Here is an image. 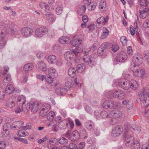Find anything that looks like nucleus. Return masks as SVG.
<instances>
[{
  "instance_id": "nucleus-11",
  "label": "nucleus",
  "mask_w": 149,
  "mask_h": 149,
  "mask_svg": "<svg viewBox=\"0 0 149 149\" xmlns=\"http://www.w3.org/2000/svg\"><path fill=\"white\" fill-rule=\"evenodd\" d=\"M127 58L126 53L124 52H121L117 54L116 59L117 61L123 63L125 61Z\"/></svg>"
},
{
  "instance_id": "nucleus-64",
  "label": "nucleus",
  "mask_w": 149,
  "mask_h": 149,
  "mask_svg": "<svg viewBox=\"0 0 149 149\" xmlns=\"http://www.w3.org/2000/svg\"><path fill=\"white\" fill-rule=\"evenodd\" d=\"M6 146V144L4 141H0V148L4 149Z\"/></svg>"
},
{
  "instance_id": "nucleus-15",
  "label": "nucleus",
  "mask_w": 149,
  "mask_h": 149,
  "mask_svg": "<svg viewBox=\"0 0 149 149\" xmlns=\"http://www.w3.org/2000/svg\"><path fill=\"white\" fill-rule=\"evenodd\" d=\"M108 19L109 17L108 16H106L105 18L103 17H101L97 20L96 26H97V24L100 25L102 26H104L105 23L107 22Z\"/></svg>"
},
{
  "instance_id": "nucleus-17",
  "label": "nucleus",
  "mask_w": 149,
  "mask_h": 149,
  "mask_svg": "<svg viewBox=\"0 0 149 149\" xmlns=\"http://www.w3.org/2000/svg\"><path fill=\"white\" fill-rule=\"evenodd\" d=\"M58 75V73L56 70L53 67L49 68L47 70V76L53 77V78L56 77Z\"/></svg>"
},
{
  "instance_id": "nucleus-4",
  "label": "nucleus",
  "mask_w": 149,
  "mask_h": 149,
  "mask_svg": "<svg viewBox=\"0 0 149 149\" xmlns=\"http://www.w3.org/2000/svg\"><path fill=\"white\" fill-rule=\"evenodd\" d=\"M146 6H143L141 4H139L137 6L139 9V13L140 17L142 19H144L149 15V9L148 8L145 7Z\"/></svg>"
},
{
  "instance_id": "nucleus-16",
  "label": "nucleus",
  "mask_w": 149,
  "mask_h": 149,
  "mask_svg": "<svg viewBox=\"0 0 149 149\" xmlns=\"http://www.w3.org/2000/svg\"><path fill=\"white\" fill-rule=\"evenodd\" d=\"M122 115L121 112L119 110L112 111L109 113V117L111 118H117L120 117Z\"/></svg>"
},
{
  "instance_id": "nucleus-13",
  "label": "nucleus",
  "mask_w": 149,
  "mask_h": 149,
  "mask_svg": "<svg viewBox=\"0 0 149 149\" xmlns=\"http://www.w3.org/2000/svg\"><path fill=\"white\" fill-rule=\"evenodd\" d=\"M113 96L115 98L122 99L125 97V93L121 90H116L113 93Z\"/></svg>"
},
{
  "instance_id": "nucleus-19",
  "label": "nucleus",
  "mask_w": 149,
  "mask_h": 149,
  "mask_svg": "<svg viewBox=\"0 0 149 149\" xmlns=\"http://www.w3.org/2000/svg\"><path fill=\"white\" fill-rule=\"evenodd\" d=\"M36 66L37 68L39 70L43 72L46 71L47 69L46 64L41 61L39 62L37 64Z\"/></svg>"
},
{
  "instance_id": "nucleus-59",
  "label": "nucleus",
  "mask_w": 149,
  "mask_h": 149,
  "mask_svg": "<svg viewBox=\"0 0 149 149\" xmlns=\"http://www.w3.org/2000/svg\"><path fill=\"white\" fill-rule=\"evenodd\" d=\"M141 77L142 78L146 77L148 75V74L145 72V70L143 69L141 70Z\"/></svg>"
},
{
  "instance_id": "nucleus-6",
  "label": "nucleus",
  "mask_w": 149,
  "mask_h": 149,
  "mask_svg": "<svg viewBox=\"0 0 149 149\" xmlns=\"http://www.w3.org/2000/svg\"><path fill=\"white\" fill-rule=\"evenodd\" d=\"M48 32V29L45 26H42L37 28L35 31V36L40 38L46 34Z\"/></svg>"
},
{
  "instance_id": "nucleus-22",
  "label": "nucleus",
  "mask_w": 149,
  "mask_h": 149,
  "mask_svg": "<svg viewBox=\"0 0 149 149\" xmlns=\"http://www.w3.org/2000/svg\"><path fill=\"white\" fill-rule=\"evenodd\" d=\"M2 74L4 75L3 80V84L5 85H7L9 83L11 80V76L9 74H6L4 72L2 73Z\"/></svg>"
},
{
  "instance_id": "nucleus-58",
  "label": "nucleus",
  "mask_w": 149,
  "mask_h": 149,
  "mask_svg": "<svg viewBox=\"0 0 149 149\" xmlns=\"http://www.w3.org/2000/svg\"><path fill=\"white\" fill-rule=\"evenodd\" d=\"M49 111L47 110V109H45L44 108H42L41 107V109L40 112V114L42 116H45L47 113Z\"/></svg>"
},
{
  "instance_id": "nucleus-54",
  "label": "nucleus",
  "mask_w": 149,
  "mask_h": 149,
  "mask_svg": "<svg viewBox=\"0 0 149 149\" xmlns=\"http://www.w3.org/2000/svg\"><path fill=\"white\" fill-rule=\"evenodd\" d=\"M139 4H141L143 6H147L148 4L147 0H138Z\"/></svg>"
},
{
  "instance_id": "nucleus-41",
  "label": "nucleus",
  "mask_w": 149,
  "mask_h": 149,
  "mask_svg": "<svg viewBox=\"0 0 149 149\" xmlns=\"http://www.w3.org/2000/svg\"><path fill=\"white\" fill-rule=\"evenodd\" d=\"M129 146L132 149H139L140 144L139 142L138 141H134L133 143Z\"/></svg>"
},
{
  "instance_id": "nucleus-53",
  "label": "nucleus",
  "mask_w": 149,
  "mask_h": 149,
  "mask_svg": "<svg viewBox=\"0 0 149 149\" xmlns=\"http://www.w3.org/2000/svg\"><path fill=\"white\" fill-rule=\"evenodd\" d=\"M100 116L103 118L109 117V113L105 111H102L100 113Z\"/></svg>"
},
{
  "instance_id": "nucleus-1",
  "label": "nucleus",
  "mask_w": 149,
  "mask_h": 149,
  "mask_svg": "<svg viewBox=\"0 0 149 149\" xmlns=\"http://www.w3.org/2000/svg\"><path fill=\"white\" fill-rule=\"evenodd\" d=\"M136 100L138 103H142L145 107H147L149 105V93L144 89L142 90L139 93Z\"/></svg>"
},
{
  "instance_id": "nucleus-8",
  "label": "nucleus",
  "mask_w": 149,
  "mask_h": 149,
  "mask_svg": "<svg viewBox=\"0 0 149 149\" xmlns=\"http://www.w3.org/2000/svg\"><path fill=\"white\" fill-rule=\"evenodd\" d=\"M118 85L125 90H128L130 87V81L125 79H122L118 81Z\"/></svg>"
},
{
  "instance_id": "nucleus-21",
  "label": "nucleus",
  "mask_w": 149,
  "mask_h": 149,
  "mask_svg": "<svg viewBox=\"0 0 149 149\" xmlns=\"http://www.w3.org/2000/svg\"><path fill=\"white\" fill-rule=\"evenodd\" d=\"M24 122L21 121H18L13 123L11 126L13 130H17L23 127Z\"/></svg>"
},
{
  "instance_id": "nucleus-33",
  "label": "nucleus",
  "mask_w": 149,
  "mask_h": 149,
  "mask_svg": "<svg viewBox=\"0 0 149 149\" xmlns=\"http://www.w3.org/2000/svg\"><path fill=\"white\" fill-rule=\"evenodd\" d=\"M56 57L54 55L49 56L47 58L48 62L51 64H54L56 62Z\"/></svg>"
},
{
  "instance_id": "nucleus-39",
  "label": "nucleus",
  "mask_w": 149,
  "mask_h": 149,
  "mask_svg": "<svg viewBox=\"0 0 149 149\" xmlns=\"http://www.w3.org/2000/svg\"><path fill=\"white\" fill-rule=\"evenodd\" d=\"M73 82L72 79V78L67 77L65 80V85L68 88H70L71 87Z\"/></svg>"
},
{
  "instance_id": "nucleus-20",
  "label": "nucleus",
  "mask_w": 149,
  "mask_h": 149,
  "mask_svg": "<svg viewBox=\"0 0 149 149\" xmlns=\"http://www.w3.org/2000/svg\"><path fill=\"white\" fill-rule=\"evenodd\" d=\"M45 18L49 23H52L55 21V17L50 12L47 13L45 15Z\"/></svg>"
},
{
  "instance_id": "nucleus-2",
  "label": "nucleus",
  "mask_w": 149,
  "mask_h": 149,
  "mask_svg": "<svg viewBox=\"0 0 149 149\" xmlns=\"http://www.w3.org/2000/svg\"><path fill=\"white\" fill-rule=\"evenodd\" d=\"M90 51L89 48H85L83 49V53L85 56H84L83 60L84 62L87 63L90 67H92L95 63L94 58L92 56H86L88 54Z\"/></svg>"
},
{
  "instance_id": "nucleus-31",
  "label": "nucleus",
  "mask_w": 149,
  "mask_h": 149,
  "mask_svg": "<svg viewBox=\"0 0 149 149\" xmlns=\"http://www.w3.org/2000/svg\"><path fill=\"white\" fill-rule=\"evenodd\" d=\"M141 129L140 127L135 125H132L131 131L132 133L134 132L135 133L138 134L140 132Z\"/></svg>"
},
{
  "instance_id": "nucleus-14",
  "label": "nucleus",
  "mask_w": 149,
  "mask_h": 149,
  "mask_svg": "<svg viewBox=\"0 0 149 149\" xmlns=\"http://www.w3.org/2000/svg\"><path fill=\"white\" fill-rule=\"evenodd\" d=\"M107 47V44L104 43L102 44L100 47H99L97 50V53L98 56H102L105 52L106 49Z\"/></svg>"
},
{
  "instance_id": "nucleus-52",
  "label": "nucleus",
  "mask_w": 149,
  "mask_h": 149,
  "mask_svg": "<svg viewBox=\"0 0 149 149\" xmlns=\"http://www.w3.org/2000/svg\"><path fill=\"white\" fill-rule=\"evenodd\" d=\"M57 141V139L55 138H51L49 140L47 143L49 145V144L52 145L55 144Z\"/></svg>"
},
{
  "instance_id": "nucleus-12",
  "label": "nucleus",
  "mask_w": 149,
  "mask_h": 149,
  "mask_svg": "<svg viewBox=\"0 0 149 149\" xmlns=\"http://www.w3.org/2000/svg\"><path fill=\"white\" fill-rule=\"evenodd\" d=\"M102 106L104 109H112L114 107V102L113 101L110 100H105L103 103Z\"/></svg>"
},
{
  "instance_id": "nucleus-3",
  "label": "nucleus",
  "mask_w": 149,
  "mask_h": 149,
  "mask_svg": "<svg viewBox=\"0 0 149 149\" xmlns=\"http://www.w3.org/2000/svg\"><path fill=\"white\" fill-rule=\"evenodd\" d=\"M7 33L4 26L0 25V49H2L5 45L4 38L6 36Z\"/></svg>"
},
{
  "instance_id": "nucleus-51",
  "label": "nucleus",
  "mask_w": 149,
  "mask_h": 149,
  "mask_svg": "<svg viewBox=\"0 0 149 149\" xmlns=\"http://www.w3.org/2000/svg\"><path fill=\"white\" fill-rule=\"evenodd\" d=\"M63 6L61 5H59L56 9V13L57 15L61 14L62 12Z\"/></svg>"
},
{
  "instance_id": "nucleus-57",
  "label": "nucleus",
  "mask_w": 149,
  "mask_h": 149,
  "mask_svg": "<svg viewBox=\"0 0 149 149\" xmlns=\"http://www.w3.org/2000/svg\"><path fill=\"white\" fill-rule=\"evenodd\" d=\"M22 106L19 105V107H17L15 109V111L16 114H18L23 111Z\"/></svg>"
},
{
  "instance_id": "nucleus-18",
  "label": "nucleus",
  "mask_w": 149,
  "mask_h": 149,
  "mask_svg": "<svg viewBox=\"0 0 149 149\" xmlns=\"http://www.w3.org/2000/svg\"><path fill=\"white\" fill-rule=\"evenodd\" d=\"M122 103L126 107L129 109L132 108L133 106V102L131 100L125 99L122 101Z\"/></svg>"
},
{
  "instance_id": "nucleus-38",
  "label": "nucleus",
  "mask_w": 149,
  "mask_h": 149,
  "mask_svg": "<svg viewBox=\"0 0 149 149\" xmlns=\"http://www.w3.org/2000/svg\"><path fill=\"white\" fill-rule=\"evenodd\" d=\"M40 7L42 9L45 10H49L50 9L48 4L44 2H42L39 4Z\"/></svg>"
},
{
  "instance_id": "nucleus-32",
  "label": "nucleus",
  "mask_w": 149,
  "mask_h": 149,
  "mask_svg": "<svg viewBox=\"0 0 149 149\" xmlns=\"http://www.w3.org/2000/svg\"><path fill=\"white\" fill-rule=\"evenodd\" d=\"M130 81V86L133 90L136 89L138 87L137 82L134 80H132Z\"/></svg>"
},
{
  "instance_id": "nucleus-55",
  "label": "nucleus",
  "mask_w": 149,
  "mask_h": 149,
  "mask_svg": "<svg viewBox=\"0 0 149 149\" xmlns=\"http://www.w3.org/2000/svg\"><path fill=\"white\" fill-rule=\"evenodd\" d=\"M120 40L123 45H126L127 40L125 36H122L120 38Z\"/></svg>"
},
{
  "instance_id": "nucleus-27",
  "label": "nucleus",
  "mask_w": 149,
  "mask_h": 149,
  "mask_svg": "<svg viewBox=\"0 0 149 149\" xmlns=\"http://www.w3.org/2000/svg\"><path fill=\"white\" fill-rule=\"evenodd\" d=\"M25 101L26 98L23 95H20L17 98V104L19 105L22 106L23 105L25 104Z\"/></svg>"
},
{
  "instance_id": "nucleus-61",
  "label": "nucleus",
  "mask_w": 149,
  "mask_h": 149,
  "mask_svg": "<svg viewBox=\"0 0 149 149\" xmlns=\"http://www.w3.org/2000/svg\"><path fill=\"white\" fill-rule=\"evenodd\" d=\"M119 49L118 46L117 44H113L112 45L111 49L112 51L114 52H116Z\"/></svg>"
},
{
  "instance_id": "nucleus-24",
  "label": "nucleus",
  "mask_w": 149,
  "mask_h": 149,
  "mask_svg": "<svg viewBox=\"0 0 149 149\" xmlns=\"http://www.w3.org/2000/svg\"><path fill=\"white\" fill-rule=\"evenodd\" d=\"M59 41L61 44H67L70 43V39L68 37L62 36L59 38Z\"/></svg>"
},
{
  "instance_id": "nucleus-26",
  "label": "nucleus",
  "mask_w": 149,
  "mask_h": 149,
  "mask_svg": "<svg viewBox=\"0 0 149 149\" xmlns=\"http://www.w3.org/2000/svg\"><path fill=\"white\" fill-rule=\"evenodd\" d=\"M55 92L58 95H63L67 92V90L65 88H59L55 90Z\"/></svg>"
},
{
  "instance_id": "nucleus-42",
  "label": "nucleus",
  "mask_w": 149,
  "mask_h": 149,
  "mask_svg": "<svg viewBox=\"0 0 149 149\" xmlns=\"http://www.w3.org/2000/svg\"><path fill=\"white\" fill-rule=\"evenodd\" d=\"M85 125L88 130H90L93 127L94 123L92 121L88 120L86 122Z\"/></svg>"
},
{
  "instance_id": "nucleus-44",
  "label": "nucleus",
  "mask_w": 149,
  "mask_h": 149,
  "mask_svg": "<svg viewBox=\"0 0 149 149\" xmlns=\"http://www.w3.org/2000/svg\"><path fill=\"white\" fill-rule=\"evenodd\" d=\"M58 126L60 129H64L67 127V124L65 121H62L58 123Z\"/></svg>"
},
{
  "instance_id": "nucleus-25",
  "label": "nucleus",
  "mask_w": 149,
  "mask_h": 149,
  "mask_svg": "<svg viewBox=\"0 0 149 149\" xmlns=\"http://www.w3.org/2000/svg\"><path fill=\"white\" fill-rule=\"evenodd\" d=\"M142 60V58H141L140 56H135L133 58L132 61L134 63L138 65L141 63Z\"/></svg>"
},
{
  "instance_id": "nucleus-62",
  "label": "nucleus",
  "mask_w": 149,
  "mask_h": 149,
  "mask_svg": "<svg viewBox=\"0 0 149 149\" xmlns=\"http://www.w3.org/2000/svg\"><path fill=\"white\" fill-rule=\"evenodd\" d=\"M138 65H136L134 63H133L131 64L130 69L132 71L136 70H137L138 69Z\"/></svg>"
},
{
  "instance_id": "nucleus-28",
  "label": "nucleus",
  "mask_w": 149,
  "mask_h": 149,
  "mask_svg": "<svg viewBox=\"0 0 149 149\" xmlns=\"http://www.w3.org/2000/svg\"><path fill=\"white\" fill-rule=\"evenodd\" d=\"M82 41L81 40L78 39H74L70 42L72 45L74 47H77L80 45Z\"/></svg>"
},
{
  "instance_id": "nucleus-46",
  "label": "nucleus",
  "mask_w": 149,
  "mask_h": 149,
  "mask_svg": "<svg viewBox=\"0 0 149 149\" xmlns=\"http://www.w3.org/2000/svg\"><path fill=\"white\" fill-rule=\"evenodd\" d=\"M99 7L101 10H106L107 7L106 2L104 1H101L99 3Z\"/></svg>"
},
{
  "instance_id": "nucleus-60",
  "label": "nucleus",
  "mask_w": 149,
  "mask_h": 149,
  "mask_svg": "<svg viewBox=\"0 0 149 149\" xmlns=\"http://www.w3.org/2000/svg\"><path fill=\"white\" fill-rule=\"evenodd\" d=\"M81 134H82L81 136L82 138L85 139L87 137V133L85 129H83L81 130Z\"/></svg>"
},
{
  "instance_id": "nucleus-45",
  "label": "nucleus",
  "mask_w": 149,
  "mask_h": 149,
  "mask_svg": "<svg viewBox=\"0 0 149 149\" xmlns=\"http://www.w3.org/2000/svg\"><path fill=\"white\" fill-rule=\"evenodd\" d=\"M7 107L10 108L14 107L15 105V103L14 101L11 100H8L6 102Z\"/></svg>"
},
{
  "instance_id": "nucleus-29",
  "label": "nucleus",
  "mask_w": 149,
  "mask_h": 149,
  "mask_svg": "<svg viewBox=\"0 0 149 149\" xmlns=\"http://www.w3.org/2000/svg\"><path fill=\"white\" fill-rule=\"evenodd\" d=\"M130 33L132 35H134L135 32V31L137 32L138 31V27L137 23L136 22L134 23V28L133 26L131 25L130 27Z\"/></svg>"
},
{
  "instance_id": "nucleus-7",
  "label": "nucleus",
  "mask_w": 149,
  "mask_h": 149,
  "mask_svg": "<svg viewBox=\"0 0 149 149\" xmlns=\"http://www.w3.org/2000/svg\"><path fill=\"white\" fill-rule=\"evenodd\" d=\"M39 105V103H38L32 102L27 103L26 107L27 110L31 109L32 112L35 113L38 110Z\"/></svg>"
},
{
  "instance_id": "nucleus-37",
  "label": "nucleus",
  "mask_w": 149,
  "mask_h": 149,
  "mask_svg": "<svg viewBox=\"0 0 149 149\" xmlns=\"http://www.w3.org/2000/svg\"><path fill=\"white\" fill-rule=\"evenodd\" d=\"M65 58L67 61L71 60L74 58L73 54L71 52H67L65 54Z\"/></svg>"
},
{
  "instance_id": "nucleus-35",
  "label": "nucleus",
  "mask_w": 149,
  "mask_h": 149,
  "mask_svg": "<svg viewBox=\"0 0 149 149\" xmlns=\"http://www.w3.org/2000/svg\"><path fill=\"white\" fill-rule=\"evenodd\" d=\"M79 135L78 132L74 131L72 133V134L71 137V139L72 141H77L79 138Z\"/></svg>"
},
{
  "instance_id": "nucleus-43",
  "label": "nucleus",
  "mask_w": 149,
  "mask_h": 149,
  "mask_svg": "<svg viewBox=\"0 0 149 149\" xmlns=\"http://www.w3.org/2000/svg\"><path fill=\"white\" fill-rule=\"evenodd\" d=\"M72 53H73L74 54L75 57H77V58L78 60H79L81 59V57L79 56V54L80 52L79 49L77 48H76L75 49H72Z\"/></svg>"
},
{
  "instance_id": "nucleus-40",
  "label": "nucleus",
  "mask_w": 149,
  "mask_h": 149,
  "mask_svg": "<svg viewBox=\"0 0 149 149\" xmlns=\"http://www.w3.org/2000/svg\"><path fill=\"white\" fill-rule=\"evenodd\" d=\"M109 35V31L108 29L105 27L102 28V33L101 37L102 39H104L107 37Z\"/></svg>"
},
{
  "instance_id": "nucleus-5",
  "label": "nucleus",
  "mask_w": 149,
  "mask_h": 149,
  "mask_svg": "<svg viewBox=\"0 0 149 149\" xmlns=\"http://www.w3.org/2000/svg\"><path fill=\"white\" fill-rule=\"evenodd\" d=\"M130 134L129 132H125L123 135L125 141V145L127 146H130L134 141V138Z\"/></svg>"
},
{
  "instance_id": "nucleus-63",
  "label": "nucleus",
  "mask_w": 149,
  "mask_h": 149,
  "mask_svg": "<svg viewBox=\"0 0 149 149\" xmlns=\"http://www.w3.org/2000/svg\"><path fill=\"white\" fill-rule=\"evenodd\" d=\"M42 108H44L45 109L49 111L50 109L51 106L49 104L45 103L43 104L42 107Z\"/></svg>"
},
{
  "instance_id": "nucleus-30",
  "label": "nucleus",
  "mask_w": 149,
  "mask_h": 149,
  "mask_svg": "<svg viewBox=\"0 0 149 149\" xmlns=\"http://www.w3.org/2000/svg\"><path fill=\"white\" fill-rule=\"evenodd\" d=\"M33 68V65L31 63H28L25 64L23 67V70L25 72L31 71Z\"/></svg>"
},
{
  "instance_id": "nucleus-50",
  "label": "nucleus",
  "mask_w": 149,
  "mask_h": 149,
  "mask_svg": "<svg viewBox=\"0 0 149 149\" xmlns=\"http://www.w3.org/2000/svg\"><path fill=\"white\" fill-rule=\"evenodd\" d=\"M59 143L62 145H66L68 142V141L67 139L64 137H62L59 140Z\"/></svg>"
},
{
  "instance_id": "nucleus-9",
  "label": "nucleus",
  "mask_w": 149,
  "mask_h": 149,
  "mask_svg": "<svg viewBox=\"0 0 149 149\" xmlns=\"http://www.w3.org/2000/svg\"><path fill=\"white\" fill-rule=\"evenodd\" d=\"M123 131V127L121 126H116L112 130L111 135L114 137L118 136L122 134Z\"/></svg>"
},
{
  "instance_id": "nucleus-48",
  "label": "nucleus",
  "mask_w": 149,
  "mask_h": 149,
  "mask_svg": "<svg viewBox=\"0 0 149 149\" xmlns=\"http://www.w3.org/2000/svg\"><path fill=\"white\" fill-rule=\"evenodd\" d=\"M55 115L54 112L53 111L49 112L47 115V117L49 120H52L54 118Z\"/></svg>"
},
{
  "instance_id": "nucleus-10",
  "label": "nucleus",
  "mask_w": 149,
  "mask_h": 149,
  "mask_svg": "<svg viewBox=\"0 0 149 149\" xmlns=\"http://www.w3.org/2000/svg\"><path fill=\"white\" fill-rule=\"evenodd\" d=\"M21 33L23 36L27 38L31 36L33 34V30L29 27H25L21 30Z\"/></svg>"
},
{
  "instance_id": "nucleus-56",
  "label": "nucleus",
  "mask_w": 149,
  "mask_h": 149,
  "mask_svg": "<svg viewBox=\"0 0 149 149\" xmlns=\"http://www.w3.org/2000/svg\"><path fill=\"white\" fill-rule=\"evenodd\" d=\"M25 130H19L18 132V135L20 137L25 136L27 134L25 132Z\"/></svg>"
},
{
  "instance_id": "nucleus-49",
  "label": "nucleus",
  "mask_w": 149,
  "mask_h": 149,
  "mask_svg": "<svg viewBox=\"0 0 149 149\" xmlns=\"http://www.w3.org/2000/svg\"><path fill=\"white\" fill-rule=\"evenodd\" d=\"M93 135L94 136H98L100 134V131L99 129L96 127H94L92 132Z\"/></svg>"
},
{
  "instance_id": "nucleus-36",
  "label": "nucleus",
  "mask_w": 149,
  "mask_h": 149,
  "mask_svg": "<svg viewBox=\"0 0 149 149\" xmlns=\"http://www.w3.org/2000/svg\"><path fill=\"white\" fill-rule=\"evenodd\" d=\"M68 74L71 77L74 78L76 74L75 69L73 67L69 68L68 69Z\"/></svg>"
},
{
  "instance_id": "nucleus-23",
  "label": "nucleus",
  "mask_w": 149,
  "mask_h": 149,
  "mask_svg": "<svg viewBox=\"0 0 149 149\" xmlns=\"http://www.w3.org/2000/svg\"><path fill=\"white\" fill-rule=\"evenodd\" d=\"M15 91L16 93H19L20 91L18 90H16L14 88L13 86L11 84L9 85L6 88L5 92L6 94L9 95L12 93L13 91Z\"/></svg>"
},
{
  "instance_id": "nucleus-47",
  "label": "nucleus",
  "mask_w": 149,
  "mask_h": 149,
  "mask_svg": "<svg viewBox=\"0 0 149 149\" xmlns=\"http://www.w3.org/2000/svg\"><path fill=\"white\" fill-rule=\"evenodd\" d=\"M131 126L132 125H131L129 123H125L124 124V129L126 130L125 132H129L130 134H131L132 133L131 131Z\"/></svg>"
},
{
  "instance_id": "nucleus-34",
  "label": "nucleus",
  "mask_w": 149,
  "mask_h": 149,
  "mask_svg": "<svg viewBox=\"0 0 149 149\" xmlns=\"http://www.w3.org/2000/svg\"><path fill=\"white\" fill-rule=\"evenodd\" d=\"M86 68L84 64L82 63L77 65L76 67V70L78 72L81 73Z\"/></svg>"
}]
</instances>
